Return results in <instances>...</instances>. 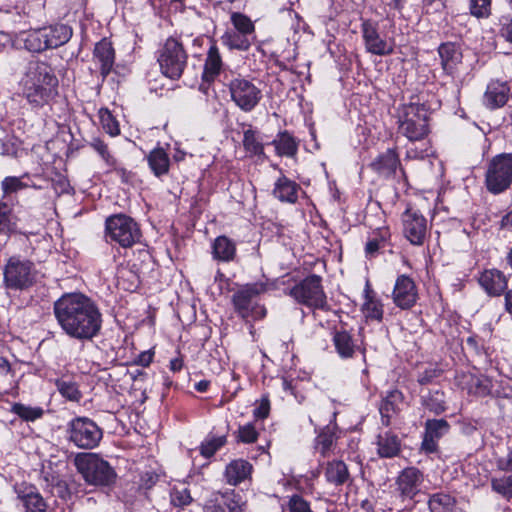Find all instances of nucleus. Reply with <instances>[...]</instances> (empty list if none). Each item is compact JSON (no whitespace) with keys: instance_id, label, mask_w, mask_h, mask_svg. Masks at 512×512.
I'll list each match as a JSON object with an SVG mask.
<instances>
[{"instance_id":"1","label":"nucleus","mask_w":512,"mask_h":512,"mask_svg":"<svg viewBox=\"0 0 512 512\" xmlns=\"http://www.w3.org/2000/svg\"><path fill=\"white\" fill-rule=\"evenodd\" d=\"M55 319L69 338L92 341L102 329V313L96 302L83 293H65L53 304Z\"/></svg>"},{"instance_id":"2","label":"nucleus","mask_w":512,"mask_h":512,"mask_svg":"<svg viewBox=\"0 0 512 512\" xmlns=\"http://www.w3.org/2000/svg\"><path fill=\"white\" fill-rule=\"evenodd\" d=\"M9 67L13 72L20 70L18 95L31 109L39 110L49 104L58 87V78L49 63L16 57L9 61Z\"/></svg>"},{"instance_id":"3","label":"nucleus","mask_w":512,"mask_h":512,"mask_svg":"<svg viewBox=\"0 0 512 512\" xmlns=\"http://www.w3.org/2000/svg\"><path fill=\"white\" fill-rule=\"evenodd\" d=\"M74 464L89 485L109 486L115 482V470L96 453H78Z\"/></svg>"},{"instance_id":"4","label":"nucleus","mask_w":512,"mask_h":512,"mask_svg":"<svg viewBox=\"0 0 512 512\" xmlns=\"http://www.w3.org/2000/svg\"><path fill=\"white\" fill-rule=\"evenodd\" d=\"M398 132L412 142L428 135V116L424 104L409 103L399 108Z\"/></svg>"},{"instance_id":"5","label":"nucleus","mask_w":512,"mask_h":512,"mask_svg":"<svg viewBox=\"0 0 512 512\" xmlns=\"http://www.w3.org/2000/svg\"><path fill=\"white\" fill-rule=\"evenodd\" d=\"M267 285L262 282L250 283L239 288L232 296L236 313L243 319H262L266 315L264 306L256 302V298L264 293Z\"/></svg>"},{"instance_id":"6","label":"nucleus","mask_w":512,"mask_h":512,"mask_svg":"<svg viewBox=\"0 0 512 512\" xmlns=\"http://www.w3.org/2000/svg\"><path fill=\"white\" fill-rule=\"evenodd\" d=\"M138 224L129 216L116 214L105 221V239L107 243H118L123 248L132 247L140 240Z\"/></svg>"},{"instance_id":"7","label":"nucleus","mask_w":512,"mask_h":512,"mask_svg":"<svg viewBox=\"0 0 512 512\" xmlns=\"http://www.w3.org/2000/svg\"><path fill=\"white\" fill-rule=\"evenodd\" d=\"M157 60L163 75L177 80L187 66L188 54L182 42L174 37H169L159 49Z\"/></svg>"},{"instance_id":"8","label":"nucleus","mask_w":512,"mask_h":512,"mask_svg":"<svg viewBox=\"0 0 512 512\" xmlns=\"http://www.w3.org/2000/svg\"><path fill=\"white\" fill-rule=\"evenodd\" d=\"M35 281L36 270L33 262L16 256L8 259L3 269V283L7 289L23 291L32 287Z\"/></svg>"},{"instance_id":"9","label":"nucleus","mask_w":512,"mask_h":512,"mask_svg":"<svg viewBox=\"0 0 512 512\" xmlns=\"http://www.w3.org/2000/svg\"><path fill=\"white\" fill-rule=\"evenodd\" d=\"M67 439L79 449L97 447L103 437L102 429L88 417H75L68 422Z\"/></svg>"},{"instance_id":"10","label":"nucleus","mask_w":512,"mask_h":512,"mask_svg":"<svg viewBox=\"0 0 512 512\" xmlns=\"http://www.w3.org/2000/svg\"><path fill=\"white\" fill-rule=\"evenodd\" d=\"M289 295L298 303L309 308L328 310L327 297L322 286V278L312 274L290 289Z\"/></svg>"},{"instance_id":"11","label":"nucleus","mask_w":512,"mask_h":512,"mask_svg":"<svg viewBox=\"0 0 512 512\" xmlns=\"http://www.w3.org/2000/svg\"><path fill=\"white\" fill-rule=\"evenodd\" d=\"M487 190L499 194L507 190L512 184V154L502 153L496 155L488 164L485 174Z\"/></svg>"},{"instance_id":"12","label":"nucleus","mask_w":512,"mask_h":512,"mask_svg":"<svg viewBox=\"0 0 512 512\" xmlns=\"http://www.w3.org/2000/svg\"><path fill=\"white\" fill-rule=\"evenodd\" d=\"M228 87L232 101L243 112L254 110L262 99L261 89L245 78L232 79Z\"/></svg>"},{"instance_id":"13","label":"nucleus","mask_w":512,"mask_h":512,"mask_svg":"<svg viewBox=\"0 0 512 512\" xmlns=\"http://www.w3.org/2000/svg\"><path fill=\"white\" fill-rule=\"evenodd\" d=\"M205 512H245V502L234 489L216 491L204 505Z\"/></svg>"},{"instance_id":"14","label":"nucleus","mask_w":512,"mask_h":512,"mask_svg":"<svg viewBox=\"0 0 512 512\" xmlns=\"http://www.w3.org/2000/svg\"><path fill=\"white\" fill-rule=\"evenodd\" d=\"M403 233L406 239L415 246H422L428 233L426 218L418 211L407 208L402 214Z\"/></svg>"},{"instance_id":"15","label":"nucleus","mask_w":512,"mask_h":512,"mask_svg":"<svg viewBox=\"0 0 512 512\" xmlns=\"http://www.w3.org/2000/svg\"><path fill=\"white\" fill-rule=\"evenodd\" d=\"M424 481L423 473L416 467L403 469L396 478L397 491L402 500H413L420 492Z\"/></svg>"},{"instance_id":"16","label":"nucleus","mask_w":512,"mask_h":512,"mask_svg":"<svg viewBox=\"0 0 512 512\" xmlns=\"http://www.w3.org/2000/svg\"><path fill=\"white\" fill-rule=\"evenodd\" d=\"M24 512H46L47 503L37 487L27 482L16 483L13 487Z\"/></svg>"},{"instance_id":"17","label":"nucleus","mask_w":512,"mask_h":512,"mask_svg":"<svg viewBox=\"0 0 512 512\" xmlns=\"http://www.w3.org/2000/svg\"><path fill=\"white\" fill-rule=\"evenodd\" d=\"M361 32L367 52L385 56L393 52V47L380 36L377 24L371 20H364L361 24Z\"/></svg>"},{"instance_id":"18","label":"nucleus","mask_w":512,"mask_h":512,"mask_svg":"<svg viewBox=\"0 0 512 512\" xmlns=\"http://www.w3.org/2000/svg\"><path fill=\"white\" fill-rule=\"evenodd\" d=\"M450 424L447 420L428 419L424 425V435L421 443V449L425 453H435L438 450V441L448 434Z\"/></svg>"},{"instance_id":"19","label":"nucleus","mask_w":512,"mask_h":512,"mask_svg":"<svg viewBox=\"0 0 512 512\" xmlns=\"http://www.w3.org/2000/svg\"><path fill=\"white\" fill-rule=\"evenodd\" d=\"M417 296L414 281L407 275L398 276L393 289L395 305L401 309H409L416 303Z\"/></svg>"},{"instance_id":"20","label":"nucleus","mask_w":512,"mask_h":512,"mask_svg":"<svg viewBox=\"0 0 512 512\" xmlns=\"http://www.w3.org/2000/svg\"><path fill=\"white\" fill-rule=\"evenodd\" d=\"M369 167L372 171L384 178H390L394 176L398 168L402 173H404L403 169L401 168L399 155L396 149L393 148H389L386 151L380 153L369 164Z\"/></svg>"},{"instance_id":"21","label":"nucleus","mask_w":512,"mask_h":512,"mask_svg":"<svg viewBox=\"0 0 512 512\" xmlns=\"http://www.w3.org/2000/svg\"><path fill=\"white\" fill-rule=\"evenodd\" d=\"M332 342L336 353L343 360L354 358L358 352L365 355V348H361L354 337L344 329L333 331Z\"/></svg>"},{"instance_id":"22","label":"nucleus","mask_w":512,"mask_h":512,"mask_svg":"<svg viewBox=\"0 0 512 512\" xmlns=\"http://www.w3.org/2000/svg\"><path fill=\"white\" fill-rule=\"evenodd\" d=\"M510 97V87L507 82L492 80L488 83L483 95V104L489 110L503 107Z\"/></svg>"},{"instance_id":"23","label":"nucleus","mask_w":512,"mask_h":512,"mask_svg":"<svg viewBox=\"0 0 512 512\" xmlns=\"http://www.w3.org/2000/svg\"><path fill=\"white\" fill-rule=\"evenodd\" d=\"M93 59L99 64L100 74L105 79L112 71L115 62V50L107 38H103L96 43L93 50Z\"/></svg>"},{"instance_id":"24","label":"nucleus","mask_w":512,"mask_h":512,"mask_svg":"<svg viewBox=\"0 0 512 512\" xmlns=\"http://www.w3.org/2000/svg\"><path fill=\"white\" fill-rule=\"evenodd\" d=\"M437 52L444 73L452 75L462 62L463 55L460 47L454 42H444L439 45Z\"/></svg>"},{"instance_id":"25","label":"nucleus","mask_w":512,"mask_h":512,"mask_svg":"<svg viewBox=\"0 0 512 512\" xmlns=\"http://www.w3.org/2000/svg\"><path fill=\"white\" fill-rule=\"evenodd\" d=\"M479 284L490 296H500L507 288V278L497 269L485 270L479 277Z\"/></svg>"},{"instance_id":"26","label":"nucleus","mask_w":512,"mask_h":512,"mask_svg":"<svg viewBox=\"0 0 512 512\" xmlns=\"http://www.w3.org/2000/svg\"><path fill=\"white\" fill-rule=\"evenodd\" d=\"M300 190L301 187L298 183L282 174L276 180L272 194L280 202L295 204L298 201Z\"/></svg>"},{"instance_id":"27","label":"nucleus","mask_w":512,"mask_h":512,"mask_svg":"<svg viewBox=\"0 0 512 512\" xmlns=\"http://www.w3.org/2000/svg\"><path fill=\"white\" fill-rule=\"evenodd\" d=\"M420 402L425 410L435 415L447 410L445 393L440 389H421Z\"/></svg>"},{"instance_id":"28","label":"nucleus","mask_w":512,"mask_h":512,"mask_svg":"<svg viewBox=\"0 0 512 512\" xmlns=\"http://www.w3.org/2000/svg\"><path fill=\"white\" fill-rule=\"evenodd\" d=\"M252 469V465L247 460H232L225 468V480L229 485L237 486L250 477Z\"/></svg>"},{"instance_id":"29","label":"nucleus","mask_w":512,"mask_h":512,"mask_svg":"<svg viewBox=\"0 0 512 512\" xmlns=\"http://www.w3.org/2000/svg\"><path fill=\"white\" fill-rule=\"evenodd\" d=\"M391 233L388 227H378L374 229L368 237L365 245V255L368 258H374L381 250L390 246Z\"/></svg>"},{"instance_id":"30","label":"nucleus","mask_w":512,"mask_h":512,"mask_svg":"<svg viewBox=\"0 0 512 512\" xmlns=\"http://www.w3.org/2000/svg\"><path fill=\"white\" fill-rule=\"evenodd\" d=\"M324 477L335 487L343 486L351 479L348 467L342 460L328 461L324 467Z\"/></svg>"},{"instance_id":"31","label":"nucleus","mask_w":512,"mask_h":512,"mask_svg":"<svg viewBox=\"0 0 512 512\" xmlns=\"http://www.w3.org/2000/svg\"><path fill=\"white\" fill-rule=\"evenodd\" d=\"M222 67L223 61L219 48L213 42L207 51L202 79L205 82H213L220 75Z\"/></svg>"},{"instance_id":"32","label":"nucleus","mask_w":512,"mask_h":512,"mask_svg":"<svg viewBox=\"0 0 512 512\" xmlns=\"http://www.w3.org/2000/svg\"><path fill=\"white\" fill-rule=\"evenodd\" d=\"M403 399L402 392L397 389L389 391L382 399L379 412L383 425L389 426L391 417L399 411V405L403 402Z\"/></svg>"},{"instance_id":"33","label":"nucleus","mask_w":512,"mask_h":512,"mask_svg":"<svg viewBox=\"0 0 512 512\" xmlns=\"http://www.w3.org/2000/svg\"><path fill=\"white\" fill-rule=\"evenodd\" d=\"M401 452V440L399 437L386 431L377 436V453L381 458H394Z\"/></svg>"},{"instance_id":"34","label":"nucleus","mask_w":512,"mask_h":512,"mask_svg":"<svg viewBox=\"0 0 512 512\" xmlns=\"http://www.w3.org/2000/svg\"><path fill=\"white\" fill-rule=\"evenodd\" d=\"M47 39L48 49H56L66 44L73 35V30L66 24H55L43 27Z\"/></svg>"},{"instance_id":"35","label":"nucleus","mask_w":512,"mask_h":512,"mask_svg":"<svg viewBox=\"0 0 512 512\" xmlns=\"http://www.w3.org/2000/svg\"><path fill=\"white\" fill-rule=\"evenodd\" d=\"M212 255L215 260L231 262L236 257V243L225 235L218 236L212 243Z\"/></svg>"},{"instance_id":"36","label":"nucleus","mask_w":512,"mask_h":512,"mask_svg":"<svg viewBox=\"0 0 512 512\" xmlns=\"http://www.w3.org/2000/svg\"><path fill=\"white\" fill-rule=\"evenodd\" d=\"M271 144L275 146L276 153L279 156L294 157L298 151V142L286 130L279 132Z\"/></svg>"},{"instance_id":"37","label":"nucleus","mask_w":512,"mask_h":512,"mask_svg":"<svg viewBox=\"0 0 512 512\" xmlns=\"http://www.w3.org/2000/svg\"><path fill=\"white\" fill-rule=\"evenodd\" d=\"M336 440L334 428L326 426L315 438L314 448L322 457H328L335 447Z\"/></svg>"},{"instance_id":"38","label":"nucleus","mask_w":512,"mask_h":512,"mask_svg":"<svg viewBox=\"0 0 512 512\" xmlns=\"http://www.w3.org/2000/svg\"><path fill=\"white\" fill-rule=\"evenodd\" d=\"M150 169L156 177L165 175L169 171L170 160L162 148L153 149L147 156Z\"/></svg>"},{"instance_id":"39","label":"nucleus","mask_w":512,"mask_h":512,"mask_svg":"<svg viewBox=\"0 0 512 512\" xmlns=\"http://www.w3.org/2000/svg\"><path fill=\"white\" fill-rule=\"evenodd\" d=\"M253 38L235 31H227L222 35L221 40L230 50L247 51L252 45Z\"/></svg>"},{"instance_id":"40","label":"nucleus","mask_w":512,"mask_h":512,"mask_svg":"<svg viewBox=\"0 0 512 512\" xmlns=\"http://www.w3.org/2000/svg\"><path fill=\"white\" fill-rule=\"evenodd\" d=\"M24 47L29 52L41 53L49 50L44 28L32 30L24 38Z\"/></svg>"},{"instance_id":"41","label":"nucleus","mask_w":512,"mask_h":512,"mask_svg":"<svg viewBox=\"0 0 512 512\" xmlns=\"http://www.w3.org/2000/svg\"><path fill=\"white\" fill-rule=\"evenodd\" d=\"M10 411L16 414L22 421L34 422L44 415V409L40 406H30L16 402L11 406Z\"/></svg>"},{"instance_id":"42","label":"nucleus","mask_w":512,"mask_h":512,"mask_svg":"<svg viewBox=\"0 0 512 512\" xmlns=\"http://www.w3.org/2000/svg\"><path fill=\"white\" fill-rule=\"evenodd\" d=\"M455 505V499L447 493L438 492L429 497L428 507L430 512H451Z\"/></svg>"},{"instance_id":"43","label":"nucleus","mask_w":512,"mask_h":512,"mask_svg":"<svg viewBox=\"0 0 512 512\" xmlns=\"http://www.w3.org/2000/svg\"><path fill=\"white\" fill-rule=\"evenodd\" d=\"M58 392L68 401L79 402L82 398V393L79 390L78 384L70 379H57L55 381Z\"/></svg>"},{"instance_id":"44","label":"nucleus","mask_w":512,"mask_h":512,"mask_svg":"<svg viewBox=\"0 0 512 512\" xmlns=\"http://www.w3.org/2000/svg\"><path fill=\"white\" fill-rule=\"evenodd\" d=\"M17 227V218L12 208L5 202H0V234L9 235Z\"/></svg>"},{"instance_id":"45","label":"nucleus","mask_w":512,"mask_h":512,"mask_svg":"<svg viewBox=\"0 0 512 512\" xmlns=\"http://www.w3.org/2000/svg\"><path fill=\"white\" fill-rule=\"evenodd\" d=\"M243 147L251 155L264 156V146L257 137V131L251 127L244 131Z\"/></svg>"},{"instance_id":"46","label":"nucleus","mask_w":512,"mask_h":512,"mask_svg":"<svg viewBox=\"0 0 512 512\" xmlns=\"http://www.w3.org/2000/svg\"><path fill=\"white\" fill-rule=\"evenodd\" d=\"M230 19L235 28V32L254 37L255 26L248 16L240 12H233Z\"/></svg>"},{"instance_id":"47","label":"nucleus","mask_w":512,"mask_h":512,"mask_svg":"<svg viewBox=\"0 0 512 512\" xmlns=\"http://www.w3.org/2000/svg\"><path fill=\"white\" fill-rule=\"evenodd\" d=\"M99 119L103 130L110 136H117L120 134L119 123L112 113L107 108L99 110Z\"/></svg>"},{"instance_id":"48","label":"nucleus","mask_w":512,"mask_h":512,"mask_svg":"<svg viewBox=\"0 0 512 512\" xmlns=\"http://www.w3.org/2000/svg\"><path fill=\"white\" fill-rule=\"evenodd\" d=\"M491 488L507 500L512 499V474L491 480Z\"/></svg>"},{"instance_id":"49","label":"nucleus","mask_w":512,"mask_h":512,"mask_svg":"<svg viewBox=\"0 0 512 512\" xmlns=\"http://www.w3.org/2000/svg\"><path fill=\"white\" fill-rule=\"evenodd\" d=\"M190 491L184 485L175 486L170 493L171 504L175 507H185L192 502Z\"/></svg>"},{"instance_id":"50","label":"nucleus","mask_w":512,"mask_h":512,"mask_svg":"<svg viewBox=\"0 0 512 512\" xmlns=\"http://www.w3.org/2000/svg\"><path fill=\"white\" fill-rule=\"evenodd\" d=\"M363 311L368 318L381 320L383 317L382 304L370 295L368 289L366 290V301L363 304Z\"/></svg>"},{"instance_id":"51","label":"nucleus","mask_w":512,"mask_h":512,"mask_svg":"<svg viewBox=\"0 0 512 512\" xmlns=\"http://www.w3.org/2000/svg\"><path fill=\"white\" fill-rule=\"evenodd\" d=\"M90 146L99 154L108 166L114 167L117 164V160L110 153L107 144L100 138H93L90 142Z\"/></svg>"},{"instance_id":"52","label":"nucleus","mask_w":512,"mask_h":512,"mask_svg":"<svg viewBox=\"0 0 512 512\" xmlns=\"http://www.w3.org/2000/svg\"><path fill=\"white\" fill-rule=\"evenodd\" d=\"M226 443V437H213L212 439L204 442L200 446V453L205 458L212 457L222 446Z\"/></svg>"},{"instance_id":"53","label":"nucleus","mask_w":512,"mask_h":512,"mask_svg":"<svg viewBox=\"0 0 512 512\" xmlns=\"http://www.w3.org/2000/svg\"><path fill=\"white\" fill-rule=\"evenodd\" d=\"M491 0H470V12L477 18L490 15Z\"/></svg>"},{"instance_id":"54","label":"nucleus","mask_w":512,"mask_h":512,"mask_svg":"<svg viewBox=\"0 0 512 512\" xmlns=\"http://www.w3.org/2000/svg\"><path fill=\"white\" fill-rule=\"evenodd\" d=\"M258 438V432L256 431L254 425L245 424L243 426H239L237 440L243 443H254Z\"/></svg>"},{"instance_id":"55","label":"nucleus","mask_w":512,"mask_h":512,"mask_svg":"<svg viewBox=\"0 0 512 512\" xmlns=\"http://www.w3.org/2000/svg\"><path fill=\"white\" fill-rule=\"evenodd\" d=\"M289 512H313L310 503L301 495H293L288 501Z\"/></svg>"},{"instance_id":"56","label":"nucleus","mask_w":512,"mask_h":512,"mask_svg":"<svg viewBox=\"0 0 512 512\" xmlns=\"http://www.w3.org/2000/svg\"><path fill=\"white\" fill-rule=\"evenodd\" d=\"M441 375V369L436 367H429L418 374L417 381L420 385H428L431 384L435 379L439 378Z\"/></svg>"},{"instance_id":"57","label":"nucleus","mask_w":512,"mask_h":512,"mask_svg":"<svg viewBox=\"0 0 512 512\" xmlns=\"http://www.w3.org/2000/svg\"><path fill=\"white\" fill-rule=\"evenodd\" d=\"M24 187H26V185L17 177H6L2 181V190L4 193L16 192Z\"/></svg>"},{"instance_id":"58","label":"nucleus","mask_w":512,"mask_h":512,"mask_svg":"<svg viewBox=\"0 0 512 512\" xmlns=\"http://www.w3.org/2000/svg\"><path fill=\"white\" fill-rule=\"evenodd\" d=\"M496 466L500 471L512 472V447L508 449L506 456L497 458Z\"/></svg>"},{"instance_id":"59","label":"nucleus","mask_w":512,"mask_h":512,"mask_svg":"<svg viewBox=\"0 0 512 512\" xmlns=\"http://www.w3.org/2000/svg\"><path fill=\"white\" fill-rule=\"evenodd\" d=\"M270 412V401L268 397H263L259 405L254 410V416L258 419H265Z\"/></svg>"},{"instance_id":"60","label":"nucleus","mask_w":512,"mask_h":512,"mask_svg":"<svg viewBox=\"0 0 512 512\" xmlns=\"http://www.w3.org/2000/svg\"><path fill=\"white\" fill-rule=\"evenodd\" d=\"M500 35L508 42L512 43V19L505 18L501 24Z\"/></svg>"},{"instance_id":"61","label":"nucleus","mask_w":512,"mask_h":512,"mask_svg":"<svg viewBox=\"0 0 512 512\" xmlns=\"http://www.w3.org/2000/svg\"><path fill=\"white\" fill-rule=\"evenodd\" d=\"M153 356H154V353L151 352L150 350L144 351V352L139 354V356H138V358L136 360V363L138 365L143 366V367H147L152 362Z\"/></svg>"},{"instance_id":"62","label":"nucleus","mask_w":512,"mask_h":512,"mask_svg":"<svg viewBox=\"0 0 512 512\" xmlns=\"http://www.w3.org/2000/svg\"><path fill=\"white\" fill-rule=\"evenodd\" d=\"M118 177L121 178L122 182L128 183L131 180L132 173L123 167H117V164L112 167Z\"/></svg>"},{"instance_id":"63","label":"nucleus","mask_w":512,"mask_h":512,"mask_svg":"<svg viewBox=\"0 0 512 512\" xmlns=\"http://www.w3.org/2000/svg\"><path fill=\"white\" fill-rule=\"evenodd\" d=\"M52 482H55V486L58 488L59 496L62 498L65 497V494L67 492L66 482L55 477H52Z\"/></svg>"},{"instance_id":"64","label":"nucleus","mask_w":512,"mask_h":512,"mask_svg":"<svg viewBox=\"0 0 512 512\" xmlns=\"http://www.w3.org/2000/svg\"><path fill=\"white\" fill-rule=\"evenodd\" d=\"M505 308L512 314V290H508L505 294Z\"/></svg>"}]
</instances>
